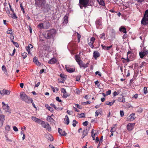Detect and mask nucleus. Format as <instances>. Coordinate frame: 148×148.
Listing matches in <instances>:
<instances>
[{
  "label": "nucleus",
  "mask_w": 148,
  "mask_h": 148,
  "mask_svg": "<svg viewBox=\"0 0 148 148\" xmlns=\"http://www.w3.org/2000/svg\"><path fill=\"white\" fill-rule=\"evenodd\" d=\"M119 30L121 32H123L124 33H127L126 28L124 26H121L120 27Z\"/></svg>",
  "instance_id": "obj_19"
},
{
  "label": "nucleus",
  "mask_w": 148,
  "mask_h": 148,
  "mask_svg": "<svg viewBox=\"0 0 148 148\" xmlns=\"http://www.w3.org/2000/svg\"><path fill=\"white\" fill-rule=\"evenodd\" d=\"M31 118L35 122H36L37 121V119H38L36 118V117L34 116H32Z\"/></svg>",
  "instance_id": "obj_47"
},
{
  "label": "nucleus",
  "mask_w": 148,
  "mask_h": 148,
  "mask_svg": "<svg viewBox=\"0 0 148 148\" xmlns=\"http://www.w3.org/2000/svg\"><path fill=\"white\" fill-rule=\"evenodd\" d=\"M148 54V51H144L143 52H139V56L140 57L143 58L144 56L147 55V54Z\"/></svg>",
  "instance_id": "obj_13"
},
{
  "label": "nucleus",
  "mask_w": 148,
  "mask_h": 148,
  "mask_svg": "<svg viewBox=\"0 0 148 148\" xmlns=\"http://www.w3.org/2000/svg\"><path fill=\"white\" fill-rule=\"evenodd\" d=\"M51 88V89L53 92H54L56 91H58L59 90V88H58L56 87L54 88L53 86H50Z\"/></svg>",
  "instance_id": "obj_32"
},
{
  "label": "nucleus",
  "mask_w": 148,
  "mask_h": 148,
  "mask_svg": "<svg viewBox=\"0 0 148 148\" xmlns=\"http://www.w3.org/2000/svg\"><path fill=\"white\" fill-rule=\"evenodd\" d=\"M48 124V123L45 124V122H44V123L43 124L41 125L43 127L46 128V127L47 126V125Z\"/></svg>",
  "instance_id": "obj_50"
},
{
  "label": "nucleus",
  "mask_w": 148,
  "mask_h": 148,
  "mask_svg": "<svg viewBox=\"0 0 148 148\" xmlns=\"http://www.w3.org/2000/svg\"><path fill=\"white\" fill-rule=\"evenodd\" d=\"M80 115V117H82L84 118L85 117V114L84 113H82L79 114Z\"/></svg>",
  "instance_id": "obj_64"
},
{
  "label": "nucleus",
  "mask_w": 148,
  "mask_h": 148,
  "mask_svg": "<svg viewBox=\"0 0 148 148\" xmlns=\"http://www.w3.org/2000/svg\"><path fill=\"white\" fill-rule=\"evenodd\" d=\"M2 70L3 71H5L7 72V71L6 70V67L4 65H3L2 66Z\"/></svg>",
  "instance_id": "obj_51"
},
{
  "label": "nucleus",
  "mask_w": 148,
  "mask_h": 148,
  "mask_svg": "<svg viewBox=\"0 0 148 148\" xmlns=\"http://www.w3.org/2000/svg\"><path fill=\"white\" fill-rule=\"evenodd\" d=\"M119 94V93L117 92L114 91L113 93V95L114 96H116L118 95Z\"/></svg>",
  "instance_id": "obj_61"
},
{
  "label": "nucleus",
  "mask_w": 148,
  "mask_h": 148,
  "mask_svg": "<svg viewBox=\"0 0 148 148\" xmlns=\"http://www.w3.org/2000/svg\"><path fill=\"white\" fill-rule=\"evenodd\" d=\"M102 21L101 19H98L96 21L95 23L97 27L100 29L101 28V26L102 25Z\"/></svg>",
  "instance_id": "obj_5"
},
{
  "label": "nucleus",
  "mask_w": 148,
  "mask_h": 148,
  "mask_svg": "<svg viewBox=\"0 0 148 148\" xmlns=\"http://www.w3.org/2000/svg\"><path fill=\"white\" fill-rule=\"evenodd\" d=\"M58 132L61 136H66L67 133L64 131H63L60 128L58 129Z\"/></svg>",
  "instance_id": "obj_14"
},
{
  "label": "nucleus",
  "mask_w": 148,
  "mask_h": 148,
  "mask_svg": "<svg viewBox=\"0 0 148 148\" xmlns=\"http://www.w3.org/2000/svg\"><path fill=\"white\" fill-rule=\"evenodd\" d=\"M116 128L115 127H112L110 130V132L111 133L113 132H114L116 131Z\"/></svg>",
  "instance_id": "obj_45"
},
{
  "label": "nucleus",
  "mask_w": 148,
  "mask_h": 148,
  "mask_svg": "<svg viewBox=\"0 0 148 148\" xmlns=\"http://www.w3.org/2000/svg\"><path fill=\"white\" fill-rule=\"evenodd\" d=\"M73 126L74 127H75L76 126V124L78 123V122L76 121L75 120H73Z\"/></svg>",
  "instance_id": "obj_40"
},
{
  "label": "nucleus",
  "mask_w": 148,
  "mask_h": 148,
  "mask_svg": "<svg viewBox=\"0 0 148 148\" xmlns=\"http://www.w3.org/2000/svg\"><path fill=\"white\" fill-rule=\"evenodd\" d=\"M64 121H66V124L67 125H68L69 123V118L67 115L65 116L64 118Z\"/></svg>",
  "instance_id": "obj_30"
},
{
  "label": "nucleus",
  "mask_w": 148,
  "mask_h": 148,
  "mask_svg": "<svg viewBox=\"0 0 148 148\" xmlns=\"http://www.w3.org/2000/svg\"><path fill=\"white\" fill-rule=\"evenodd\" d=\"M33 61L34 62L36 63L38 62V60L36 58V57H35L33 59Z\"/></svg>",
  "instance_id": "obj_62"
},
{
  "label": "nucleus",
  "mask_w": 148,
  "mask_h": 148,
  "mask_svg": "<svg viewBox=\"0 0 148 148\" xmlns=\"http://www.w3.org/2000/svg\"><path fill=\"white\" fill-rule=\"evenodd\" d=\"M46 129L49 132H50L51 131V127L49 124L47 125V126L46 127Z\"/></svg>",
  "instance_id": "obj_41"
},
{
  "label": "nucleus",
  "mask_w": 148,
  "mask_h": 148,
  "mask_svg": "<svg viewBox=\"0 0 148 148\" xmlns=\"http://www.w3.org/2000/svg\"><path fill=\"white\" fill-rule=\"evenodd\" d=\"M5 116L3 114H0V127H2L4 122L5 120Z\"/></svg>",
  "instance_id": "obj_7"
},
{
  "label": "nucleus",
  "mask_w": 148,
  "mask_h": 148,
  "mask_svg": "<svg viewBox=\"0 0 148 148\" xmlns=\"http://www.w3.org/2000/svg\"><path fill=\"white\" fill-rule=\"evenodd\" d=\"M115 102V100H114L110 102H109L108 101H107L106 102V104L107 105H109L110 106H111Z\"/></svg>",
  "instance_id": "obj_25"
},
{
  "label": "nucleus",
  "mask_w": 148,
  "mask_h": 148,
  "mask_svg": "<svg viewBox=\"0 0 148 148\" xmlns=\"http://www.w3.org/2000/svg\"><path fill=\"white\" fill-rule=\"evenodd\" d=\"M143 16L148 18V10H145Z\"/></svg>",
  "instance_id": "obj_39"
},
{
  "label": "nucleus",
  "mask_w": 148,
  "mask_h": 148,
  "mask_svg": "<svg viewBox=\"0 0 148 148\" xmlns=\"http://www.w3.org/2000/svg\"><path fill=\"white\" fill-rule=\"evenodd\" d=\"M141 24L142 25L148 24V19L143 16L141 21Z\"/></svg>",
  "instance_id": "obj_11"
},
{
  "label": "nucleus",
  "mask_w": 148,
  "mask_h": 148,
  "mask_svg": "<svg viewBox=\"0 0 148 148\" xmlns=\"http://www.w3.org/2000/svg\"><path fill=\"white\" fill-rule=\"evenodd\" d=\"M143 92L144 93L146 94L148 92L147 88L146 87H144L143 88Z\"/></svg>",
  "instance_id": "obj_44"
},
{
  "label": "nucleus",
  "mask_w": 148,
  "mask_h": 148,
  "mask_svg": "<svg viewBox=\"0 0 148 148\" xmlns=\"http://www.w3.org/2000/svg\"><path fill=\"white\" fill-rule=\"evenodd\" d=\"M111 90H109L108 91H107L106 92V95L107 96L108 95H110L111 94Z\"/></svg>",
  "instance_id": "obj_46"
},
{
  "label": "nucleus",
  "mask_w": 148,
  "mask_h": 148,
  "mask_svg": "<svg viewBox=\"0 0 148 148\" xmlns=\"http://www.w3.org/2000/svg\"><path fill=\"white\" fill-rule=\"evenodd\" d=\"M61 92L63 93L62 97L64 98H66L67 97L69 96V94L67 93L66 90V89L63 88H62L61 89Z\"/></svg>",
  "instance_id": "obj_4"
},
{
  "label": "nucleus",
  "mask_w": 148,
  "mask_h": 148,
  "mask_svg": "<svg viewBox=\"0 0 148 148\" xmlns=\"http://www.w3.org/2000/svg\"><path fill=\"white\" fill-rule=\"evenodd\" d=\"M99 110H97L96 111L95 113V116H97L100 113Z\"/></svg>",
  "instance_id": "obj_49"
},
{
  "label": "nucleus",
  "mask_w": 148,
  "mask_h": 148,
  "mask_svg": "<svg viewBox=\"0 0 148 148\" xmlns=\"http://www.w3.org/2000/svg\"><path fill=\"white\" fill-rule=\"evenodd\" d=\"M65 68L67 71L70 73L74 72L75 70V68H71L69 67H67L65 66Z\"/></svg>",
  "instance_id": "obj_18"
},
{
  "label": "nucleus",
  "mask_w": 148,
  "mask_h": 148,
  "mask_svg": "<svg viewBox=\"0 0 148 148\" xmlns=\"http://www.w3.org/2000/svg\"><path fill=\"white\" fill-rule=\"evenodd\" d=\"M97 131L93 129H92L91 132L92 137L93 138V140H95V135L97 134Z\"/></svg>",
  "instance_id": "obj_16"
},
{
  "label": "nucleus",
  "mask_w": 148,
  "mask_h": 148,
  "mask_svg": "<svg viewBox=\"0 0 148 148\" xmlns=\"http://www.w3.org/2000/svg\"><path fill=\"white\" fill-rule=\"evenodd\" d=\"M38 27L40 28V29L44 28V23H40L38 25Z\"/></svg>",
  "instance_id": "obj_38"
},
{
  "label": "nucleus",
  "mask_w": 148,
  "mask_h": 148,
  "mask_svg": "<svg viewBox=\"0 0 148 148\" xmlns=\"http://www.w3.org/2000/svg\"><path fill=\"white\" fill-rule=\"evenodd\" d=\"M135 125V123H128L127 126V130L129 131H130L132 130L134 126Z\"/></svg>",
  "instance_id": "obj_8"
},
{
  "label": "nucleus",
  "mask_w": 148,
  "mask_h": 148,
  "mask_svg": "<svg viewBox=\"0 0 148 148\" xmlns=\"http://www.w3.org/2000/svg\"><path fill=\"white\" fill-rule=\"evenodd\" d=\"M93 57L95 60H97L98 57L100 56V54L98 51H94L93 52Z\"/></svg>",
  "instance_id": "obj_17"
},
{
  "label": "nucleus",
  "mask_w": 148,
  "mask_h": 148,
  "mask_svg": "<svg viewBox=\"0 0 148 148\" xmlns=\"http://www.w3.org/2000/svg\"><path fill=\"white\" fill-rule=\"evenodd\" d=\"M20 97L21 99L23 101H25L27 97V95L25 92H22L20 94Z\"/></svg>",
  "instance_id": "obj_12"
},
{
  "label": "nucleus",
  "mask_w": 148,
  "mask_h": 148,
  "mask_svg": "<svg viewBox=\"0 0 148 148\" xmlns=\"http://www.w3.org/2000/svg\"><path fill=\"white\" fill-rule=\"evenodd\" d=\"M10 39L11 41L12 42V41L14 39V36L13 34L10 35Z\"/></svg>",
  "instance_id": "obj_56"
},
{
  "label": "nucleus",
  "mask_w": 148,
  "mask_h": 148,
  "mask_svg": "<svg viewBox=\"0 0 148 148\" xmlns=\"http://www.w3.org/2000/svg\"><path fill=\"white\" fill-rule=\"evenodd\" d=\"M64 21L63 23L64 24H67L68 22V17L65 15L64 18Z\"/></svg>",
  "instance_id": "obj_27"
},
{
  "label": "nucleus",
  "mask_w": 148,
  "mask_h": 148,
  "mask_svg": "<svg viewBox=\"0 0 148 148\" xmlns=\"http://www.w3.org/2000/svg\"><path fill=\"white\" fill-rule=\"evenodd\" d=\"M105 34L103 33L100 35V39H103L104 40L106 39L105 38Z\"/></svg>",
  "instance_id": "obj_35"
},
{
  "label": "nucleus",
  "mask_w": 148,
  "mask_h": 148,
  "mask_svg": "<svg viewBox=\"0 0 148 148\" xmlns=\"http://www.w3.org/2000/svg\"><path fill=\"white\" fill-rule=\"evenodd\" d=\"M50 106L53 107L56 110H61L62 109V108H57L55 105L53 103H51L50 104Z\"/></svg>",
  "instance_id": "obj_29"
},
{
  "label": "nucleus",
  "mask_w": 148,
  "mask_h": 148,
  "mask_svg": "<svg viewBox=\"0 0 148 148\" xmlns=\"http://www.w3.org/2000/svg\"><path fill=\"white\" fill-rule=\"evenodd\" d=\"M13 31L11 28H8V30L7 32V33L8 34H10V35L13 34Z\"/></svg>",
  "instance_id": "obj_33"
},
{
  "label": "nucleus",
  "mask_w": 148,
  "mask_h": 148,
  "mask_svg": "<svg viewBox=\"0 0 148 148\" xmlns=\"http://www.w3.org/2000/svg\"><path fill=\"white\" fill-rule=\"evenodd\" d=\"M75 59L76 61L78 64L79 63L82 61L80 59V57L78 55H76L75 56Z\"/></svg>",
  "instance_id": "obj_22"
},
{
  "label": "nucleus",
  "mask_w": 148,
  "mask_h": 148,
  "mask_svg": "<svg viewBox=\"0 0 148 148\" xmlns=\"http://www.w3.org/2000/svg\"><path fill=\"white\" fill-rule=\"evenodd\" d=\"M53 116L52 114L51 116H48L47 117V121L49 122H52L54 121L51 116Z\"/></svg>",
  "instance_id": "obj_28"
},
{
  "label": "nucleus",
  "mask_w": 148,
  "mask_h": 148,
  "mask_svg": "<svg viewBox=\"0 0 148 148\" xmlns=\"http://www.w3.org/2000/svg\"><path fill=\"white\" fill-rule=\"evenodd\" d=\"M10 129V126L8 125H6L5 127V131L6 132H8Z\"/></svg>",
  "instance_id": "obj_36"
},
{
  "label": "nucleus",
  "mask_w": 148,
  "mask_h": 148,
  "mask_svg": "<svg viewBox=\"0 0 148 148\" xmlns=\"http://www.w3.org/2000/svg\"><path fill=\"white\" fill-rule=\"evenodd\" d=\"M88 134V131L87 129L84 130L82 132V137H81V138H84L85 136L87 135Z\"/></svg>",
  "instance_id": "obj_24"
},
{
  "label": "nucleus",
  "mask_w": 148,
  "mask_h": 148,
  "mask_svg": "<svg viewBox=\"0 0 148 148\" xmlns=\"http://www.w3.org/2000/svg\"><path fill=\"white\" fill-rule=\"evenodd\" d=\"M120 115L122 117L124 114V112L123 111L120 110Z\"/></svg>",
  "instance_id": "obj_57"
},
{
  "label": "nucleus",
  "mask_w": 148,
  "mask_h": 148,
  "mask_svg": "<svg viewBox=\"0 0 148 148\" xmlns=\"http://www.w3.org/2000/svg\"><path fill=\"white\" fill-rule=\"evenodd\" d=\"M35 4L39 7L48 11L50 9L49 5L46 3L45 0H35Z\"/></svg>",
  "instance_id": "obj_1"
},
{
  "label": "nucleus",
  "mask_w": 148,
  "mask_h": 148,
  "mask_svg": "<svg viewBox=\"0 0 148 148\" xmlns=\"http://www.w3.org/2000/svg\"><path fill=\"white\" fill-rule=\"evenodd\" d=\"M12 14L11 15V17L14 19H16L17 18V17L15 14V13H14V10H13V11H12Z\"/></svg>",
  "instance_id": "obj_34"
},
{
  "label": "nucleus",
  "mask_w": 148,
  "mask_h": 148,
  "mask_svg": "<svg viewBox=\"0 0 148 148\" xmlns=\"http://www.w3.org/2000/svg\"><path fill=\"white\" fill-rule=\"evenodd\" d=\"M32 99V98L27 96V97L25 99V101L28 103H31V101Z\"/></svg>",
  "instance_id": "obj_26"
},
{
  "label": "nucleus",
  "mask_w": 148,
  "mask_h": 148,
  "mask_svg": "<svg viewBox=\"0 0 148 148\" xmlns=\"http://www.w3.org/2000/svg\"><path fill=\"white\" fill-rule=\"evenodd\" d=\"M95 74L96 75H98L99 77H101V74L100 73L99 71H97L95 72Z\"/></svg>",
  "instance_id": "obj_58"
},
{
  "label": "nucleus",
  "mask_w": 148,
  "mask_h": 148,
  "mask_svg": "<svg viewBox=\"0 0 148 148\" xmlns=\"http://www.w3.org/2000/svg\"><path fill=\"white\" fill-rule=\"evenodd\" d=\"M80 76H77L76 78V80L77 81H79L80 79Z\"/></svg>",
  "instance_id": "obj_55"
},
{
  "label": "nucleus",
  "mask_w": 148,
  "mask_h": 148,
  "mask_svg": "<svg viewBox=\"0 0 148 148\" xmlns=\"http://www.w3.org/2000/svg\"><path fill=\"white\" fill-rule=\"evenodd\" d=\"M13 129L15 132H17L18 131L17 128L15 126L13 127Z\"/></svg>",
  "instance_id": "obj_53"
},
{
  "label": "nucleus",
  "mask_w": 148,
  "mask_h": 148,
  "mask_svg": "<svg viewBox=\"0 0 148 148\" xmlns=\"http://www.w3.org/2000/svg\"><path fill=\"white\" fill-rule=\"evenodd\" d=\"M22 56L23 59H24L27 57V53H26L24 52L22 54Z\"/></svg>",
  "instance_id": "obj_42"
},
{
  "label": "nucleus",
  "mask_w": 148,
  "mask_h": 148,
  "mask_svg": "<svg viewBox=\"0 0 148 148\" xmlns=\"http://www.w3.org/2000/svg\"><path fill=\"white\" fill-rule=\"evenodd\" d=\"M60 76L62 78V81H60V82L63 83L64 81H65L66 79L65 75L64 74H61Z\"/></svg>",
  "instance_id": "obj_21"
},
{
  "label": "nucleus",
  "mask_w": 148,
  "mask_h": 148,
  "mask_svg": "<svg viewBox=\"0 0 148 148\" xmlns=\"http://www.w3.org/2000/svg\"><path fill=\"white\" fill-rule=\"evenodd\" d=\"M10 91L7 90L3 89L2 92L0 90V93L1 95H8L10 93Z\"/></svg>",
  "instance_id": "obj_10"
},
{
  "label": "nucleus",
  "mask_w": 148,
  "mask_h": 148,
  "mask_svg": "<svg viewBox=\"0 0 148 148\" xmlns=\"http://www.w3.org/2000/svg\"><path fill=\"white\" fill-rule=\"evenodd\" d=\"M56 31L54 29H52L47 31V34L45 35V38L47 39L52 38L56 34Z\"/></svg>",
  "instance_id": "obj_2"
},
{
  "label": "nucleus",
  "mask_w": 148,
  "mask_h": 148,
  "mask_svg": "<svg viewBox=\"0 0 148 148\" xmlns=\"http://www.w3.org/2000/svg\"><path fill=\"white\" fill-rule=\"evenodd\" d=\"M90 103V101H88L86 102H84V104H88Z\"/></svg>",
  "instance_id": "obj_63"
},
{
  "label": "nucleus",
  "mask_w": 148,
  "mask_h": 148,
  "mask_svg": "<svg viewBox=\"0 0 148 148\" xmlns=\"http://www.w3.org/2000/svg\"><path fill=\"white\" fill-rule=\"evenodd\" d=\"M101 46H102L103 49L105 50H109L110 49V47L108 46H103V45H101Z\"/></svg>",
  "instance_id": "obj_37"
},
{
  "label": "nucleus",
  "mask_w": 148,
  "mask_h": 148,
  "mask_svg": "<svg viewBox=\"0 0 148 148\" xmlns=\"http://www.w3.org/2000/svg\"><path fill=\"white\" fill-rule=\"evenodd\" d=\"M56 60L55 58H53L49 60L48 62V63L52 64L56 62Z\"/></svg>",
  "instance_id": "obj_23"
},
{
  "label": "nucleus",
  "mask_w": 148,
  "mask_h": 148,
  "mask_svg": "<svg viewBox=\"0 0 148 148\" xmlns=\"http://www.w3.org/2000/svg\"><path fill=\"white\" fill-rule=\"evenodd\" d=\"M136 118L135 116V114L132 113L127 118V121H132Z\"/></svg>",
  "instance_id": "obj_9"
},
{
  "label": "nucleus",
  "mask_w": 148,
  "mask_h": 148,
  "mask_svg": "<svg viewBox=\"0 0 148 148\" xmlns=\"http://www.w3.org/2000/svg\"><path fill=\"white\" fill-rule=\"evenodd\" d=\"M56 99L57 101H58L60 102H62L61 100L60 99L59 97H56Z\"/></svg>",
  "instance_id": "obj_52"
},
{
  "label": "nucleus",
  "mask_w": 148,
  "mask_h": 148,
  "mask_svg": "<svg viewBox=\"0 0 148 148\" xmlns=\"http://www.w3.org/2000/svg\"><path fill=\"white\" fill-rule=\"evenodd\" d=\"M12 42L13 43V44L16 47H19V45L18 43L14 42L13 40H12Z\"/></svg>",
  "instance_id": "obj_43"
},
{
  "label": "nucleus",
  "mask_w": 148,
  "mask_h": 148,
  "mask_svg": "<svg viewBox=\"0 0 148 148\" xmlns=\"http://www.w3.org/2000/svg\"><path fill=\"white\" fill-rule=\"evenodd\" d=\"M124 34L123 36V39H125L127 37V34H126V33Z\"/></svg>",
  "instance_id": "obj_60"
},
{
  "label": "nucleus",
  "mask_w": 148,
  "mask_h": 148,
  "mask_svg": "<svg viewBox=\"0 0 148 148\" xmlns=\"http://www.w3.org/2000/svg\"><path fill=\"white\" fill-rule=\"evenodd\" d=\"M89 0H79V6L81 9L85 8L89 5Z\"/></svg>",
  "instance_id": "obj_3"
},
{
  "label": "nucleus",
  "mask_w": 148,
  "mask_h": 148,
  "mask_svg": "<svg viewBox=\"0 0 148 148\" xmlns=\"http://www.w3.org/2000/svg\"><path fill=\"white\" fill-rule=\"evenodd\" d=\"M88 122L87 121H86L84 122L83 123V125L84 126H86L88 125Z\"/></svg>",
  "instance_id": "obj_48"
},
{
  "label": "nucleus",
  "mask_w": 148,
  "mask_h": 148,
  "mask_svg": "<svg viewBox=\"0 0 148 148\" xmlns=\"http://www.w3.org/2000/svg\"><path fill=\"white\" fill-rule=\"evenodd\" d=\"M88 63H86V64H84L83 63V61H82L78 63V64L80 68H82L84 67V68H86L88 66Z\"/></svg>",
  "instance_id": "obj_15"
},
{
  "label": "nucleus",
  "mask_w": 148,
  "mask_h": 148,
  "mask_svg": "<svg viewBox=\"0 0 148 148\" xmlns=\"http://www.w3.org/2000/svg\"><path fill=\"white\" fill-rule=\"evenodd\" d=\"M43 23L44 28L48 29L49 27L50 26V23L48 21L44 22Z\"/></svg>",
  "instance_id": "obj_20"
},
{
  "label": "nucleus",
  "mask_w": 148,
  "mask_h": 148,
  "mask_svg": "<svg viewBox=\"0 0 148 148\" xmlns=\"http://www.w3.org/2000/svg\"><path fill=\"white\" fill-rule=\"evenodd\" d=\"M31 103H32L34 107L35 108H36V106L34 103V102H33V100L32 99V100H31Z\"/></svg>",
  "instance_id": "obj_54"
},
{
  "label": "nucleus",
  "mask_w": 148,
  "mask_h": 148,
  "mask_svg": "<svg viewBox=\"0 0 148 148\" xmlns=\"http://www.w3.org/2000/svg\"><path fill=\"white\" fill-rule=\"evenodd\" d=\"M95 38L94 37H92L90 38V41L88 43L89 45L90 46L92 49L94 47V46L93 43L94 42Z\"/></svg>",
  "instance_id": "obj_6"
},
{
  "label": "nucleus",
  "mask_w": 148,
  "mask_h": 148,
  "mask_svg": "<svg viewBox=\"0 0 148 148\" xmlns=\"http://www.w3.org/2000/svg\"><path fill=\"white\" fill-rule=\"evenodd\" d=\"M36 123L41 124H43L44 123V121H42L39 119H38L37 121L36 122Z\"/></svg>",
  "instance_id": "obj_31"
},
{
  "label": "nucleus",
  "mask_w": 148,
  "mask_h": 148,
  "mask_svg": "<svg viewBox=\"0 0 148 148\" xmlns=\"http://www.w3.org/2000/svg\"><path fill=\"white\" fill-rule=\"evenodd\" d=\"M123 97H119L118 98V99H117V101H118L121 102L122 99L123 98Z\"/></svg>",
  "instance_id": "obj_59"
}]
</instances>
